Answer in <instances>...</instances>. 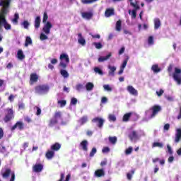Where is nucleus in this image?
<instances>
[{
  "mask_svg": "<svg viewBox=\"0 0 181 181\" xmlns=\"http://www.w3.org/2000/svg\"><path fill=\"white\" fill-rule=\"evenodd\" d=\"M19 110H25V103H20L18 104Z\"/></svg>",
  "mask_w": 181,
  "mask_h": 181,
  "instance_id": "obj_64",
  "label": "nucleus"
},
{
  "mask_svg": "<svg viewBox=\"0 0 181 181\" xmlns=\"http://www.w3.org/2000/svg\"><path fill=\"white\" fill-rule=\"evenodd\" d=\"M77 98H72L71 99V103H70V105H77Z\"/></svg>",
  "mask_w": 181,
  "mask_h": 181,
  "instance_id": "obj_55",
  "label": "nucleus"
},
{
  "mask_svg": "<svg viewBox=\"0 0 181 181\" xmlns=\"http://www.w3.org/2000/svg\"><path fill=\"white\" fill-rule=\"evenodd\" d=\"M78 43L81 46H86V39L83 37V35L80 33H78Z\"/></svg>",
  "mask_w": 181,
  "mask_h": 181,
  "instance_id": "obj_19",
  "label": "nucleus"
},
{
  "mask_svg": "<svg viewBox=\"0 0 181 181\" xmlns=\"http://www.w3.org/2000/svg\"><path fill=\"white\" fill-rule=\"evenodd\" d=\"M130 5H131V6H133V8H134V9L133 11H138L140 8V7L138 5L137 2L134 3V2L131 1L130 2Z\"/></svg>",
  "mask_w": 181,
  "mask_h": 181,
  "instance_id": "obj_42",
  "label": "nucleus"
},
{
  "mask_svg": "<svg viewBox=\"0 0 181 181\" xmlns=\"http://www.w3.org/2000/svg\"><path fill=\"white\" fill-rule=\"evenodd\" d=\"M127 91H129V93L132 94V95H138V90L135 89L134 87L132 86H127Z\"/></svg>",
  "mask_w": 181,
  "mask_h": 181,
  "instance_id": "obj_17",
  "label": "nucleus"
},
{
  "mask_svg": "<svg viewBox=\"0 0 181 181\" xmlns=\"http://www.w3.org/2000/svg\"><path fill=\"white\" fill-rule=\"evenodd\" d=\"M180 139H181V129H177L175 138V144H179V142H180Z\"/></svg>",
  "mask_w": 181,
  "mask_h": 181,
  "instance_id": "obj_18",
  "label": "nucleus"
},
{
  "mask_svg": "<svg viewBox=\"0 0 181 181\" xmlns=\"http://www.w3.org/2000/svg\"><path fill=\"white\" fill-rule=\"evenodd\" d=\"M151 70H152V71H153V73H156V74L160 73V71H162V69L160 68H159L158 64H153L151 66Z\"/></svg>",
  "mask_w": 181,
  "mask_h": 181,
  "instance_id": "obj_26",
  "label": "nucleus"
},
{
  "mask_svg": "<svg viewBox=\"0 0 181 181\" xmlns=\"http://www.w3.org/2000/svg\"><path fill=\"white\" fill-rule=\"evenodd\" d=\"M19 21V13H15L14 18L11 20L12 23L18 25Z\"/></svg>",
  "mask_w": 181,
  "mask_h": 181,
  "instance_id": "obj_31",
  "label": "nucleus"
},
{
  "mask_svg": "<svg viewBox=\"0 0 181 181\" xmlns=\"http://www.w3.org/2000/svg\"><path fill=\"white\" fill-rule=\"evenodd\" d=\"M98 0H81L82 4L83 5H88L90 4H93L94 2H97Z\"/></svg>",
  "mask_w": 181,
  "mask_h": 181,
  "instance_id": "obj_41",
  "label": "nucleus"
},
{
  "mask_svg": "<svg viewBox=\"0 0 181 181\" xmlns=\"http://www.w3.org/2000/svg\"><path fill=\"white\" fill-rule=\"evenodd\" d=\"M53 117L54 119H56L57 121H59V119H62V112H60V111L55 112L54 114Z\"/></svg>",
  "mask_w": 181,
  "mask_h": 181,
  "instance_id": "obj_32",
  "label": "nucleus"
},
{
  "mask_svg": "<svg viewBox=\"0 0 181 181\" xmlns=\"http://www.w3.org/2000/svg\"><path fill=\"white\" fill-rule=\"evenodd\" d=\"M45 158L49 160L53 159V158H54V151L52 150H47L45 153Z\"/></svg>",
  "mask_w": 181,
  "mask_h": 181,
  "instance_id": "obj_21",
  "label": "nucleus"
},
{
  "mask_svg": "<svg viewBox=\"0 0 181 181\" xmlns=\"http://www.w3.org/2000/svg\"><path fill=\"white\" fill-rule=\"evenodd\" d=\"M88 121V117L83 116L79 119V122L81 125H84V124H86V122Z\"/></svg>",
  "mask_w": 181,
  "mask_h": 181,
  "instance_id": "obj_34",
  "label": "nucleus"
},
{
  "mask_svg": "<svg viewBox=\"0 0 181 181\" xmlns=\"http://www.w3.org/2000/svg\"><path fill=\"white\" fill-rule=\"evenodd\" d=\"M60 148H62V144L59 143H55L51 146L50 149L54 152H57V151H60Z\"/></svg>",
  "mask_w": 181,
  "mask_h": 181,
  "instance_id": "obj_20",
  "label": "nucleus"
},
{
  "mask_svg": "<svg viewBox=\"0 0 181 181\" xmlns=\"http://www.w3.org/2000/svg\"><path fill=\"white\" fill-rule=\"evenodd\" d=\"M11 0H1L0 1V6H3L0 11V16H3L6 18V15L9 13V5H11Z\"/></svg>",
  "mask_w": 181,
  "mask_h": 181,
  "instance_id": "obj_2",
  "label": "nucleus"
},
{
  "mask_svg": "<svg viewBox=\"0 0 181 181\" xmlns=\"http://www.w3.org/2000/svg\"><path fill=\"white\" fill-rule=\"evenodd\" d=\"M52 28H53V25H52V23H50L49 21H47L44 25L42 28V31L44 32V33H45V35H50V29H52Z\"/></svg>",
  "mask_w": 181,
  "mask_h": 181,
  "instance_id": "obj_9",
  "label": "nucleus"
},
{
  "mask_svg": "<svg viewBox=\"0 0 181 181\" xmlns=\"http://www.w3.org/2000/svg\"><path fill=\"white\" fill-rule=\"evenodd\" d=\"M133 148L132 147H129L125 150V155H131L132 153Z\"/></svg>",
  "mask_w": 181,
  "mask_h": 181,
  "instance_id": "obj_53",
  "label": "nucleus"
},
{
  "mask_svg": "<svg viewBox=\"0 0 181 181\" xmlns=\"http://www.w3.org/2000/svg\"><path fill=\"white\" fill-rule=\"evenodd\" d=\"M93 45L95 46V49H103V44L101 42H93Z\"/></svg>",
  "mask_w": 181,
  "mask_h": 181,
  "instance_id": "obj_43",
  "label": "nucleus"
},
{
  "mask_svg": "<svg viewBox=\"0 0 181 181\" xmlns=\"http://www.w3.org/2000/svg\"><path fill=\"white\" fill-rule=\"evenodd\" d=\"M48 19H49V16H47V12H45L43 14L42 23H47Z\"/></svg>",
  "mask_w": 181,
  "mask_h": 181,
  "instance_id": "obj_48",
  "label": "nucleus"
},
{
  "mask_svg": "<svg viewBox=\"0 0 181 181\" xmlns=\"http://www.w3.org/2000/svg\"><path fill=\"white\" fill-rule=\"evenodd\" d=\"M94 14L93 12H82L81 16L83 19H87L88 21H90L93 18Z\"/></svg>",
  "mask_w": 181,
  "mask_h": 181,
  "instance_id": "obj_15",
  "label": "nucleus"
},
{
  "mask_svg": "<svg viewBox=\"0 0 181 181\" xmlns=\"http://www.w3.org/2000/svg\"><path fill=\"white\" fill-rule=\"evenodd\" d=\"M173 70V64H170L168 67V72L169 73V76H172Z\"/></svg>",
  "mask_w": 181,
  "mask_h": 181,
  "instance_id": "obj_54",
  "label": "nucleus"
},
{
  "mask_svg": "<svg viewBox=\"0 0 181 181\" xmlns=\"http://www.w3.org/2000/svg\"><path fill=\"white\" fill-rule=\"evenodd\" d=\"M5 116L3 118V121L6 124H8V122H10V121H12L13 118H15V111H13V108H6L5 110Z\"/></svg>",
  "mask_w": 181,
  "mask_h": 181,
  "instance_id": "obj_3",
  "label": "nucleus"
},
{
  "mask_svg": "<svg viewBox=\"0 0 181 181\" xmlns=\"http://www.w3.org/2000/svg\"><path fill=\"white\" fill-rule=\"evenodd\" d=\"M153 148H163V144L159 142H154L152 145Z\"/></svg>",
  "mask_w": 181,
  "mask_h": 181,
  "instance_id": "obj_44",
  "label": "nucleus"
},
{
  "mask_svg": "<svg viewBox=\"0 0 181 181\" xmlns=\"http://www.w3.org/2000/svg\"><path fill=\"white\" fill-rule=\"evenodd\" d=\"M94 71L95 73H96L97 74H99V76H104V72L103 71V70L101 69H100L99 67H95L94 68Z\"/></svg>",
  "mask_w": 181,
  "mask_h": 181,
  "instance_id": "obj_37",
  "label": "nucleus"
},
{
  "mask_svg": "<svg viewBox=\"0 0 181 181\" xmlns=\"http://www.w3.org/2000/svg\"><path fill=\"white\" fill-rule=\"evenodd\" d=\"M6 22V18L0 16V25H4Z\"/></svg>",
  "mask_w": 181,
  "mask_h": 181,
  "instance_id": "obj_58",
  "label": "nucleus"
},
{
  "mask_svg": "<svg viewBox=\"0 0 181 181\" xmlns=\"http://www.w3.org/2000/svg\"><path fill=\"white\" fill-rule=\"evenodd\" d=\"M132 115V112H128L124 115L122 121L124 122H128L129 121V119L131 118V116Z\"/></svg>",
  "mask_w": 181,
  "mask_h": 181,
  "instance_id": "obj_29",
  "label": "nucleus"
},
{
  "mask_svg": "<svg viewBox=\"0 0 181 181\" xmlns=\"http://www.w3.org/2000/svg\"><path fill=\"white\" fill-rule=\"evenodd\" d=\"M109 141L111 144H117V136L109 137Z\"/></svg>",
  "mask_w": 181,
  "mask_h": 181,
  "instance_id": "obj_52",
  "label": "nucleus"
},
{
  "mask_svg": "<svg viewBox=\"0 0 181 181\" xmlns=\"http://www.w3.org/2000/svg\"><path fill=\"white\" fill-rule=\"evenodd\" d=\"M173 77L176 83L180 86L181 84V69L179 68H175V71L173 74Z\"/></svg>",
  "mask_w": 181,
  "mask_h": 181,
  "instance_id": "obj_6",
  "label": "nucleus"
},
{
  "mask_svg": "<svg viewBox=\"0 0 181 181\" xmlns=\"http://www.w3.org/2000/svg\"><path fill=\"white\" fill-rule=\"evenodd\" d=\"M83 88H84V86H83V84L78 83L76 86V90H77V91H81Z\"/></svg>",
  "mask_w": 181,
  "mask_h": 181,
  "instance_id": "obj_50",
  "label": "nucleus"
},
{
  "mask_svg": "<svg viewBox=\"0 0 181 181\" xmlns=\"http://www.w3.org/2000/svg\"><path fill=\"white\" fill-rule=\"evenodd\" d=\"M108 119L109 121H112V122H115L117 121V117L114 115L110 114L108 116Z\"/></svg>",
  "mask_w": 181,
  "mask_h": 181,
  "instance_id": "obj_49",
  "label": "nucleus"
},
{
  "mask_svg": "<svg viewBox=\"0 0 181 181\" xmlns=\"http://www.w3.org/2000/svg\"><path fill=\"white\" fill-rule=\"evenodd\" d=\"M43 170V165L38 163L35 164L33 167V172H35V173H40Z\"/></svg>",
  "mask_w": 181,
  "mask_h": 181,
  "instance_id": "obj_13",
  "label": "nucleus"
},
{
  "mask_svg": "<svg viewBox=\"0 0 181 181\" xmlns=\"http://www.w3.org/2000/svg\"><path fill=\"white\" fill-rule=\"evenodd\" d=\"M96 153H97V148L95 147H93L90 152L89 156L90 158H93L94 156V155Z\"/></svg>",
  "mask_w": 181,
  "mask_h": 181,
  "instance_id": "obj_47",
  "label": "nucleus"
},
{
  "mask_svg": "<svg viewBox=\"0 0 181 181\" xmlns=\"http://www.w3.org/2000/svg\"><path fill=\"white\" fill-rule=\"evenodd\" d=\"M29 45H32V38H30L29 36H27L25 38V47H28Z\"/></svg>",
  "mask_w": 181,
  "mask_h": 181,
  "instance_id": "obj_38",
  "label": "nucleus"
},
{
  "mask_svg": "<svg viewBox=\"0 0 181 181\" xmlns=\"http://www.w3.org/2000/svg\"><path fill=\"white\" fill-rule=\"evenodd\" d=\"M57 104L60 105L61 108H63L66 107V104H67V101H66V100H58Z\"/></svg>",
  "mask_w": 181,
  "mask_h": 181,
  "instance_id": "obj_40",
  "label": "nucleus"
},
{
  "mask_svg": "<svg viewBox=\"0 0 181 181\" xmlns=\"http://www.w3.org/2000/svg\"><path fill=\"white\" fill-rule=\"evenodd\" d=\"M134 173H135V169L132 170L131 173H128L127 174V177L129 180H131V179H132V175H134Z\"/></svg>",
  "mask_w": 181,
  "mask_h": 181,
  "instance_id": "obj_46",
  "label": "nucleus"
},
{
  "mask_svg": "<svg viewBox=\"0 0 181 181\" xmlns=\"http://www.w3.org/2000/svg\"><path fill=\"white\" fill-rule=\"evenodd\" d=\"M163 93H165L163 89H160L159 91H156V94L158 97L162 96L163 95Z\"/></svg>",
  "mask_w": 181,
  "mask_h": 181,
  "instance_id": "obj_63",
  "label": "nucleus"
},
{
  "mask_svg": "<svg viewBox=\"0 0 181 181\" xmlns=\"http://www.w3.org/2000/svg\"><path fill=\"white\" fill-rule=\"evenodd\" d=\"M57 124H59V120L52 117V119H50L48 126L52 127H54V125H56Z\"/></svg>",
  "mask_w": 181,
  "mask_h": 181,
  "instance_id": "obj_30",
  "label": "nucleus"
},
{
  "mask_svg": "<svg viewBox=\"0 0 181 181\" xmlns=\"http://www.w3.org/2000/svg\"><path fill=\"white\" fill-rule=\"evenodd\" d=\"M34 108H36V110H37L35 115L39 116V115H40V114H42V109H40V107L35 106Z\"/></svg>",
  "mask_w": 181,
  "mask_h": 181,
  "instance_id": "obj_56",
  "label": "nucleus"
},
{
  "mask_svg": "<svg viewBox=\"0 0 181 181\" xmlns=\"http://www.w3.org/2000/svg\"><path fill=\"white\" fill-rule=\"evenodd\" d=\"M60 74L64 77V78H69V72L66 71V69H61L60 70Z\"/></svg>",
  "mask_w": 181,
  "mask_h": 181,
  "instance_id": "obj_35",
  "label": "nucleus"
},
{
  "mask_svg": "<svg viewBox=\"0 0 181 181\" xmlns=\"http://www.w3.org/2000/svg\"><path fill=\"white\" fill-rule=\"evenodd\" d=\"M80 146H81L82 150L84 151V152H87L88 151V141L87 140H83L80 143Z\"/></svg>",
  "mask_w": 181,
  "mask_h": 181,
  "instance_id": "obj_16",
  "label": "nucleus"
},
{
  "mask_svg": "<svg viewBox=\"0 0 181 181\" xmlns=\"http://www.w3.org/2000/svg\"><path fill=\"white\" fill-rule=\"evenodd\" d=\"M148 45H153L154 42H153V36H149L148 37Z\"/></svg>",
  "mask_w": 181,
  "mask_h": 181,
  "instance_id": "obj_61",
  "label": "nucleus"
},
{
  "mask_svg": "<svg viewBox=\"0 0 181 181\" xmlns=\"http://www.w3.org/2000/svg\"><path fill=\"white\" fill-rule=\"evenodd\" d=\"M40 40H47L48 37H47V35H46L43 33H41L40 36Z\"/></svg>",
  "mask_w": 181,
  "mask_h": 181,
  "instance_id": "obj_59",
  "label": "nucleus"
},
{
  "mask_svg": "<svg viewBox=\"0 0 181 181\" xmlns=\"http://www.w3.org/2000/svg\"><path fill=\"white\" fill-rule=\"evenodd\" d=\"M111 56H112V54H111V52H110L105 57H99L98 58L99 63H103V62H105V61L108 60V59H110V57H111Z\"/></svg>",
  "mask_w": 181,
  "mask_h": 181,
  "instance_id": "obj_24",
  "label": "nucleus"
},
{
  "mask_svg": "<svg viewBox=\"0 0 181 181\" xmlns=\"http://www.w3.org/2000/svg\"><path fill=\"white\" fill-rule=\"evenodd\" d=\"M95 177H104L105 176V171L104 169H98L95 171Z\"/></svg>",
  "mask_w": 181,
  "mask_h": 181,
  "instance_id": "obj_14",
  "label": "nucleus"
},
{
  "mask_svg": "<svg viewBox=\"0 0 181 181\" xmlns=\"http://www.w3.org/2000/svg\"><path fill=\"white\" fill-rule=\"evenodd\" d=\"M3 25L6 30H11L12 29V26L11 25V24L8 23L7 21L4 23Z\"/></svg>",
  "mask_w": 181,
  "mask_h": 181,
  "instance_id": "obj_45",
  "label": "nucleus"
},
{
  "mask_svg": "<svg viewBox=\"0 0 181 181\" xmlns=\"http://www.w3.org/2000/svg\"><path fill=\"white\" fill-rule=\"evenodd\" d=\"M35 94H38V95H45V94H47L50 90V86L47 84H40L36 86L34 88Z\"/></svg>",
  "mask_w": 181,
  "mask_h": 181,
  "instance_id": "obj_1",
  "label": "nucleus"
},
{
  "mask_svg": "<svg viewBox=\"0 0 181 181\" xmlns=\"http://www.w3.org/2000/svg\"><path fill=\"white\" fill-rule=\"evenodd\" d=\"M103 88L106 91H112V88L111 87H110V85H104Z\"/></svg>",
  "mask_w": 181,
  "mask_h": 181,
  "instance_id": "obj_60",
  "label": "nucleus"
},
{
  "mask_svg": "<svg viewBox=\"0 0 181 181\" xmlns=\"http://www.w3.org/2000/svg\"><path fill=\"white\" fill-rule=\"evenodd\" d=\"M160 28V19L155 18L154 19V29L158 30V28Z\"/></svg>",
  "mask_w": 181,
  "mask_h": 181,
  "instance_id": "obj_28",
  "label": "nucleus"
},
{
  "mask_svg": "<svg viewBox=\"0 0 181 181\" xmlns=\"http://www.w3.org/2000/svg\"><path fill=\"white\" fill-rule=\"evenodd\" d=\"M114 13V8H107L105 12L106 18H110V16H112Z\"/></svg>",
  "mask_w": 181,
  "mask_h": 181,
  "instance_id": "obj_25",
  "label": "nucleus"
},
{
  "mask_svg": "<svg viewBox=\"0 0 181 181\" xmlns=\"http://www.w3.org/2000/svg\"><path fill=\"white\" fill-rule=\"evenodd\" d=\"M152 111V114L150 116V118H155L156 115H158V113L160 111H162V107L160 105H155L151 108Z\"/></svg>",
  "mask_w": 181,
  "mask_h": 181,
  "instance_id": "obj_8",
  "label": "nucleus"
},
{
  "mask_svg": "<svg viewBox=\"0 0 181 181\" xmlns=\"http://www.w3.org/2000/svg\"><path fill=\"white\" fill-rule=\"evenodd\" d=\"M38 80H39V76H37V74L33 73L30 74V86H33V84H35V83H37Z\"/></svg>",
  "mask_w": 181,
  "mask_h": 181,
  "instance_id": "obj_12",
  "label": "nucleus"
},
{
  "mask_svg": "<svg viewBox=\"0 0 181 181\" xmlns=\"http://www.w3.org/2000/svg\"><path fill=\"white\" fill-rule=\"evenodd\" d=\"M59 60H61L59 66L60 67H62V69H66L67 67V64L70 63V58L67 54H61Z\"/></svg>",
  "mask_w": 181,
  "mask_h": 181,
  "instance_id": "obj_5",
  "label": "nucleus"
},
{
  "mask_svg": "<svg viewBox=\"0 0 181 181\" xmlns=\"http://www.w3.org/2000/svg\"><path fill=\"white\" fill-rule=\"evenodd\" d=\"M21 25L24 27L25 29H28L29 28V22L28 21H24Z\"/></svg>",
  "mask_w": 181,
  "mask_h": 181,
  "instance_id": "obj_51",
  "label": "nucleus"
},
{
  "mask_svg": "<svg viewBox=\"0 0 181 181\" xmlns=\"http://www.w3.org/2000/svg\"><path fill=\"white\" fill-rule=\"evenodd\" d=\"M11 175V177L9 181H15L16 175H15V171H12L11 168H6L5 171L3 173H1V176L3 179H8V177H9Z\"/></svg>",
  "mask_w": 181,
  "mask_h": 181,
  "instance_id": "obj_4",
  "label": "nucleus"
},
{
  "mask_svg": "<svg viewBox=\"0 0 181 181\" xmlns=\"http://www.w3.org/2000/svg\"><path fill=\"white\" fill-rule=\"evenodd\" d=\"M92 122L93 124H96L98 128H100V129H101V128L104 127V122H105V120L100 117H96L92 119Z\"/></svg>",
  "mask_w": 181,
  "mask_h": 181,
  "instance_id": "obj_7",
  "label": "nucleus"
},
{
  "mask_svg": "<svg viewBox=\"0 0 181 181\" xmlns=\"http://www.w3.org/2000/svg\"><path fill=\"white\" fill-rule=\"evenodd\" d=\"M108 69H109L108 75L111 76L112 77H114V76H115V71L117 70V67L109 66Z\"/></svg>",
  "mask_w": 181,
  "mask_h": 181,
  "instance_id": "obj_22",
  "label": "nucleus"
},
{
  "mask_svg": "<svg viewBox=\"0 0 181 181\" xmlns=\"http://www.w3.org/2000/svg\"><path fill=\"white\" fill-rule=\"evenodd\" d=\"M17 56L19 60H23V59H25V54H23V51H22V49L18 51Z\"/></svg>",
  "mask_w": 181,
  "mask_h": 181,
  "instance_id": "obj_33",
  "label": "nucleus"
},
{
  "mask_svg": "<svg viewBox=\"0 0 181 181\" xmlns=\"http://www.w3.org/2000/svg\"><path fill=\"white\" fill-rule=\"evenodd\" d=\"M40 16H37L35 19V22H34V26L35 29H39L40 28Z\"/></svg>",
  "mask_w": 181,
  "mask_h": 181,
  "instance_id": "obj_23",
  "label": "nucleus"
},
{
  "mask_svg": "<svg viewBox=\"0 0 181 181\" xmlns=\"http://www.w3.org/2000/svg\"><path fill=\"white\" fill-rule=\"evenodd\" d=\"M128 137L129 138L130 141H138V139H139L138 132H136L135 130L132 131L129 134Z\"/></svg>",
  "mask_w": 181,
  "mask_h": 181,
  "instance_id": "obj_11",
  "label": "nucleus"
},
{
  "mask_svg": "<svg viewBox=\"0 0 181 181\" xmlns=\"http://www.w3.org/2000/svg\"><path fill=\"white\" fill-rule=\"evenodd\" d=\"M129 15H131L132 19H136V10H129Z\"/></svg>",
  "mask_w": 181,
  "mask_h": 181,
  "instance_id": "obj_39",
  "label": "nucleus"
},
{
  "mask_svg": "<svg viewBox=\"0 0 181 181\" xmlns=\"http://www.w3.org/2000/svg\"><path fill=\"white\" fill-rule=\"evenodd\" d=\"M87 91H91L94 88V84L91 82H88L86 85Z\"/></svg>",
  "mask_w": 181,
  "mask_h": 181,
  "instance_id": "obj_36",
  "label": "nucleus"
},
{
  "mask_svg": "<svg viewBox=\"0 0 181 181\" xmlns=\"http://www.w3.org/2000/svg\"><path fill=\"white\" fill-rule=\"evenodd\" d=\"M0 153H6V147L4 146L0 147Z\"/></svg>",
  "mask_w": 181,
  "mask_h": 181,
  "instance_id": "obj_62",
  "label": "nucleus"
},
{
  "mask_svg": "<svg viewBox=\"0 0 181 181\" xmlns=\"http://www.w3.org/2000/svg\"><path fill=\"white\" fill-rule=\"evenodd\" d=\"M127 64H128V58H127L126 59L124 60L122 66H120V68L122 69H125V67H127Z\"/></svg>",
  "mask_w": 181,
  "mask_h": 181,
  "instance_id": "obj_57",
  "label": "nucleus"
},
{
  "mask_svg": "<svg viewBox=\"0 0 181 181\" xmlns=\"http://www.w3.org/2000/svg\"><path fill=\"white\" fill-rule=\"evenodd\" d=\"M115 29L117 32H121V29H122V21L121 20L116 22Z\"/></svg>",
  "mask_w": 181,
  "mask_h": 181,
  "instance_id": "obj_27",
  "label": "nucleus"
},
{
  "mask_svg": "<svg viewBox=\"0 0 181 181\" xmlns=\"http://www.w3.org/2000/svg\"><path fill=\"white\" fill-rule=\"evenodd\" d=\"M18 128L19 131H23L25 128V124L23 122L18 121L12 127H11V131H15V129Z\"/></svg>",
  "mask_w": 181,
  "mask_h": 181,
  "instance_id": "obj_10",
  "label": "nucleus"
}]
</instances>
